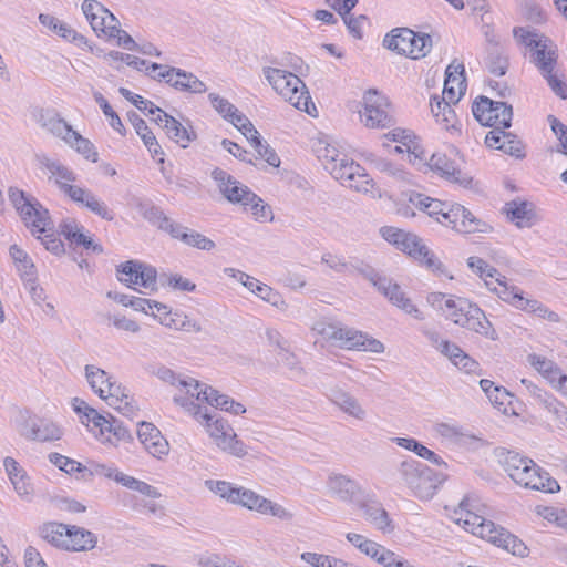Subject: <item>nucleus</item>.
<instances>
[{
    "label": "nucleus",
    "mask_w": 567,
    "mask_h": 567,
    "mask_svg": "<svg viewBox=\"0 0 567 567\" xmlns=\"http://www.w3.org/2000/svg\"><path fill=\"white\" fill-rule=\"evenodd\" d=\"M255 295L279 310L285 311L288 308L282 296L266 284L261 282Z\"/></svg>",
    "instance_id": "nucleus-61"
},
{
    "label": "nucleus",
    "mask_w": 567,
    "mask_h": 567,
    "mask_svg": "<svg viewBox=\"0 0 567 567\" xmlns=\"http://www.w3.org/2000/svg\"><path fill=\"white\" fill-rule=\"evenodd\" d=\"M104 38L116 39L117 45L126 50L134 51L137 49V44L134 39L126 31L120 28V23L109 27Z\"/></svg>",
    "instance_id": "nucleus-60"
},
{
    "label": "nucleus",
    "mask_w": 567,
    "mask_h": 567,
    "mask_svg": "<svg viewBox=\"0 0 567 567\" xmlns=\"http://www.w3.org/2000/svg\"><path fill=\"white\" fill-rule=\"evenodd\" d=\"M347 542L358 549L361 554L370 557L372 560L381 565L383 559L390 549L385 548L383 545L368 538L367 536L358 533H347L346 534Z\"/></svg>",
    "instance_id": "nucleus-34"
},
{
    "label": "nucleus",
    "mask_w": 567,
    "mask_h": 567,
    "mask_svg": "<svg viewBox=\"0 0 567 567\" xmlns=\"http://www.w3.org/2000/svg\"><path fill=\"white\" fill-rule=\"evenodd\" d=\"M107 425L110 426L105 429V435L100 436L102 442L115 445L121 441H127L131 439L130 431L113 416L107 419Z\"/></svg>",
    "instance_id": "nucleus-52"
},
{
    "label": "nucleus",
    "mask_w": 567,
    "mask_h": 567,
    "mask_svg": "<svg viewBox=\"0 0 567 567\" xmlns=\"http://www.w3.org/2000/svg\"><path fill=\"white\" fill-rule=\"evenodd\" d=\"M301 559L311 567H353L352 565L329 555L303 553Z\"/></svg>",
    "instance_id": "nucleus-54"
},
{
    "label": "nucleus",
    "mask_w": 567,
    "mask_h": 567,
    "mask_svg": "<svg viewBox=\"0 0 567 567\" xmlns=\"http://www.w3.org/2000/svg\"><path fill=\"white\" fill-rule=\"evenodd\" d=\"M429 167L449 182L458 184L464 188H471L473 178L462 172L455 161L444 153H434L429 159Z\"/></svg>",
    "instance_id": "nucleus-21"
},
{
    "label": "nucleus",
    "mask_w": 567,
    "mask_h": 567,
    "mask_svg": "<svg viewBox=\"0 0 567 567\" xmlns=\"http://www.w3.org/2000/svg\"><path fill=\"white\" fill-rule=\"evenodd\" d=\"M384 47L410 59L419 60L426 56L432 49V38L427 33L414 32L408 28H396L386 34Z\"/></svg>",
    "instance_id": "nucleus-9"
},
{
    "label": "nucleus",
    "mask_w": 567,
    "mask_h": 567,
    "mask_svg": "<svg viewBox=\"0 0 567 567\" xmlns=\"http://www.w3.org/2000/svg\"><path fill=\"white\" fill-rule=\"evenodd\" d=\"M364 519L383 534L394 530V525L382 504L372 498L360 497L355 503Z\"/></svg>",
    "instance_id": "nucleus-23"
},
{
    "label": "nucleus",
    "mask_w": 567,
    "mask_h": 567,
    "mask_svg": "<svg viewBox=\"0 0 567 567\" xmlns=\"http://www.w3.org/2000/svg\"><path fill=\"white\" fill-rule=\"evenodd\" d=\"M534 45L530 49V61L539 70L542 74H548L554 71L557 62L556 47L547 37L539 40H532Z\"/></svg>",
    "instance_id": "nucleus-30"
},
{
    "label": "nucleus",
    "mask_w": 567,
    "mask_h": 567,
    "mask_svg": "<svg viewBox=\"0 0 567 567\" xmlns=\"http://www.w3.org/2000/svg\"><path fill=\"white\" fill-rule=\"evenodd\" d=\"M156 312H151L155 318H158L159 323L166 328L186 331V332H200L202 326L198 321L190 319L187 315L168 310L164 303L154 305Z\"/></svg>",
    "instance_id": "nucleus-24"
},
{
    "label": "nucleus",
    "mask_w": 567,
    "mask_h": 567,
    "mask_svg": "<svg viewBox=\"0 0 567 567\" xmlns=\"http://www.w3.org/2000/svg\"><path fill=\"white\" fill-rule=\"evenodd\" d=\"M329 400L343 414L353 420L363 422L368 419V410L360 402V400L352 393L341 388L331 389Z\"/></svg>",
    "instance_id": "nucleus-27"
},
{
    "label": "nucleus",
    "mask_w": 567,
    "mask_h": 567,
    "mask_svg": "<svg viewBox=\"0 0 567 567\" xmlns=\"http://www.w3.org/2000/svg\"><path fill=\"white\" fill-rule=\"evenodd\" d=\"M497 455L503 470L517 485L545 493L559 491L557 481L533 460L507 450H501Z\"/></svg>",
    "instance_id": "nucleus-3"
},
{
    "label": "nucleus",
    "mask_w": 567,
    "mask_h": 567,
    "mask_svg": "<svg viewBox=\"0 0 567 567\" xmlns=\"http://www.w3.org/2000/svg\"><path fill=\"white\" fill-rule=\"evenodd\" d=\"M39 21L43 27H45L50 31L56 33L59 37L63 38L64 40L74 42L76 44H86L87 43V40L84 35L78 33L68 23L59 20L54 16H51L48 13H40Z\"/></svg>",
    "instance_id": "nucleus-36"
},
{
    "label": "nucleus",
    "mask_w": 567,
    "mask_h": 567,
    "mask_svg": "<svg viewBox=\"0 0 567 567\" xmlns=\"http://www.w3.org/2000/svg\"><path fill=\"white\" fill-rule=\"evenodd\" d=\"M236 505L281 522H291L295 518V514L289 508L244 486H240Z\"/></svg>",
    "instance_id": "nucleus-15"
},
{
    "label": "nucleus",
    "mask_w": 567,
    "mask_h": 567,
    "mask_svg": "<svg viewBox=\"0 0 567 567\" xmlns=\"http://www.w3.org/2000/svg\"><path fill=\"white\" fill-rule=\"evenodd\" d=\"M486 65L488 71L496 76H502L506 73L508 69V58L497 48V43L495 44V48L488 53Z\"/></svg>",
    "instance_id": "nucleus-56"
},
{
    "label": "nucleus",
    "mask_w": 567,
    "mask_h": 567,
    "mask_svg": "<svg viewBox=\"0 0 567 567\" xmlns=\"http://www.w3.org/2000/svg\"><path fill=\"white\" fill-rule=\"evenodd\" d=\"M266 337L271 346L279 349L278 355L281 357V360L286 361L288 365H292L295 363V355L287 350V340L280 334V332L275 329H268L266 331Z\"/></svg>",
    "instance_id": "nucleus-58"
},
{
    "label": "nucleus",
    "mask_w": 567,
    "mask_h": 567,
    "mask_svg": "<svg viewBox=\"0 0 567 567\" xmlns=\"http://www.w3.org/2000/svg\"><path fill=\"white\" fill-rule=\"evenodd\" d=\"M451 519L474 536L485 539L513 555L525 556L527 547L516 536L498 527L492 520L471 512L467 499H463L450 515Z\"/></svg>",
    "instance_id": "nucleus-2"
},
{
    "label": "nucleus",
    "mask_w": 567,
    "mask_h": 567,
    "mask_svg": "<svg viewBox=\"0 0 567 567\" xmlns=\"http://www.w3.org/2000/svg\"><path fill=\"white\" fill-rule=\"evenodd\" d=\"M326 487L330 496L342 502L357 503L361 497L359 483L342 474H330Z\"/></svg>",
    "instance_id": "nucleus-25"
},
{
    "label": "nucleus",
    "mask_w": 567,
    "mask_h": 567,
    "mask_svg": "<svg viewBox=\"0 0 567 567\" xmlns=\"http://www.w3.org/2000/svg\"><path fill=\"white\" fill-rule=\"evenodd\" d=\"M84 370L86 381L95 394L128 420L137 415L135 402L112 374L94 364H86Z\"/></svg>",
    "instance_id": "nucleus-4"
},
{
    "label": "nucleus",
    "mask_w": 567,
    "mask_h": 567,
    "mask_svg": "<svg viewBox=\"0 0 567 567\" xmlns=\"http://www.w3.org/2000/svg\"><path fill=\"white\" fill-rule=\"evenodd\" d=\"M330 151L327 150L326 157V164L324 167L330 172V174L337 179L340 181V183L349 187L353 190H367L369 187H371V184L368 179H364V184H353L354 177H364V168L355 163L353 159L348 158L346 155H339V154H329ZM332 153H336L334 150H332Z\"/></svg>",
    "instance_id": "nucleus-13"
},
{
    "label": "nucleus",
    "mask_w": 567,
    "mask_h": 567,
    "mask_svg": "<svg viewBox=\"0 0 567 567\" xmlns=\"http://www.w3.org/2000/svg\"><path fill=\"white\" fill-rule=\"evenodd\" d=\"M213 179L217 183L220 193L234 204L244 205L248 200H255L256 194L246 185L236 181L221 168H215L212 172Z\"/></svg>",
    "instance_id": "nucleus-20"
},
{
    "label": "nucleus",
    "mask_w": 567,
    "mask_h": 567,
    "mask_svg": "<svg viewBox=\"0 0 567 567\" xmlns=\"http://www.w3.org/2000/svg\"><path fill=\"white\" fill-rule=\"evenodd\" d=\"M442 225L451 226L462 234H474L486 231L487 225L475 217L472 212L460 204H450Z\"/></svg>",
    "instance_id": "nucleus-19"
},
{
    "label": "nucleus",
    "mask_w": 567,
    "mask_h": 567,
    "mask_svg": "<svg viewBox=\"0 0 567 567\" xmlns=\"http://www.w3.org/2000/svg\"><path fill=\"white\" fill-rule=\"evenodd\" d=\"M168 234L172 238L181 240L183 244L200 250L209 251L213 250L216 246L215 243L208 237L176 221L169 229Z\"/></svg>",
    "instance_id": "nucleus-35"
},
{
    "label": "nucleus",
    "mask_w": 567,
    "mask_h": 567,
    "mask_svg": "<svg viewBox=\"0 0 567 567\" xmlns=\"http://www.w3.org/2000/svg\"><path fill=\"white\" fill-rule=\"evenodd\" d=\"M37 123L53 136L61 138L63 142L73 131L72 126L65 120L52 110L41 109L35 114Z\"/></svg>",
    "instance_id": "nucleus-32"
},
{
    "label": "nucleus",
    "mask_w": 567,
    "mask_h": 567,
    "mask_svg": "<svg viewBox=\"0 0 567 567\" xmlns=\"http://www.w3.org/2000/svg\"><path fill=\"white\" fill-rule=\"evenodd\" d=\"M508 218L519 228L530 227L536 221L533 204L529 202H509L505 206Z\"/></svg>",
    "instance_id": "nucleus-37"
},
{
    "label": "nucleus",
    "mask_w": 567,
    "mask_h": 567,
    "mask_svg": "<svg viewBox=\"0 0 567 567\" xmlns=\"http://www.w3.org/2000/svg\"><path fill=\"white\" fill-rule=\"evenodd\" d=\"M69 525L60 523H50L43 526L42 536L43 538L59 548H66Z\"/></svg>",
    "instance_id": "nucleus-48"
},
{
    "label": "nucleus",
    "mask_w": 567,
    "mask_h": 567,
    "mask_svg": "<svg viewBox=\"0 0 567 567\" xmlns=\"http://www.w3.org/2000/svg\"><path fill=\"white\" fill-rule=\"evenodd\" d=\"M205 486L208 491L225 502L236 505L240 486L231 482L220 480H207L205 481Z\"/></svg>",
    "instance_id": "nucleus-45"
},
{
    "label": "nucleus",
    "mask_w": 567,
    "mask_h": 567,
    "mask_svg": "<svg viewBox=\"0 0 567 567\" xmlns=\"http://www.w3.org/2000/svg\"><path fill=\"white\" fill-rule=\"evenodd\" d=\"M96 536L90 530L76 526L69 527L66 550H90L96 546Z\"/></svg>",
    "instance_id": "nucleus-39"
},
{
    "label": "nucleus",
    "mask_w": 567,
    "mask_h": 567,
    "mask_svg": "<svg viewBox=\"0 0 567 567\" xmlns=\"http://www.w3.org/2000/svg\"><path fill=\"white\" fill-rule=\"evenodd\" d=\"M416 259L437 276L446 277L449 279L453 278L451 275H449V271L443 262L426 246L423 248V250H419V258Z\"/></svg>",
    "instance_id": "nucleus-55"
},
{
    "label": "nucleus",
    "mask_w": 567,
    "mask_h": 567,
    "mask_svg": "<svg viewBox=\"0 0 567 567\" xmlns=\"http://www.w3.org/2000/svg\"><path fill=\"white\" fill-rule=\"evenodd\" d=\"M480 386L483 390V392L487 395L491 403L494 404L495 406L501 408L505 405L506 402H509V392L503 386L495 385L493 381L482 379L480 381Z\"/></svg>",
    "instance_id": "nucleus-53"
},
{
    "label": "nucleus",
    "mask_w": 567,
    "mask_h": 567,
    "mask_svg": "<svg viewBox=\"0 0 567 567\" xmlns=\"http://www.w3.org/2000/svg\"><path fill=\"white\" fill-rule=\"evenodd\" d=\"M399 473L404 484L421 499L432 498L444 481L443 474L435 473L429 466L414 460L403 461L400 464Z\"/></svg>",
    "instance_id": "nucleus-7"
},
{
    "label": "nucleus",
    "mask_w": 567,
    "mask_h": 567,
    "mask_svg": "<svg viewBox=\"0 0 567 567\" xmlns=\"http://www.w3.org/2000/svg\"><path fill=\"white\" fill-rule=\"evenodd\" d=\"M388 99L377 91L369 90L363 96V111H360L361 122L370 128H385L393 124L389 113Z\"/></svg>",
    "instance_id": "nucleus-16"
},
{
    "label": "nucleus",
    "mask_w": 567,
    "mask_h": 567,
    "mask_svg": "<svg viewBox=\"0 0 567 567\" xmlns=\"http://www.w3.org/2000/svg\"><path fill=\"white\" fill-rule=\"evenodd\" d=\"M64 143L70 147L74 148L85 159L91 161L92 163L97 162L99 154L94 145L76 131L73 130Z\"/></svg>",
    "instance_id": "nucleus-46"
},
{
    "label": "nucleus",
    "mask_w": 567,
    "mask_h": 567,
    "mask_svg": "<svg viewBox=\"0 0 567 567\" xmlns=\"http://www.w3.org/2000/svg\"><path fill=\"white\" fill-rule=\"evenodd\" d=\"M156 277L155 268L137 260H128L117 267V279L135 290L137 287L150 291L156 290Z\"/></svg>",
    "instance_id": "nucleus-17"
},
{
    "label": "nucleus",
    "mask_w": 567,
    "mask_h": 567,
    "mask_svg": "<svg viewBox=\"0 0 567 567\" xmlns=\"http://www.w3.org/2000/svg\"><path fill=\"white\" fill-rule=\"evenodd\" d=\"M214 443L224 453L234 457L243 458L248 454L247 445L238 439L233 427L226 431L223 436L219 435Z\"/></svg>",
    "instance_id": "nucleus-42"
},
{
    "label": "nucleus",
    "mask_w": 567,
    "mask_h": 567,
    "mask_svg": "<svg viewBox=\"0 0 567 567\" xmlns=\"http://www.w3.org/2000/svg\"><path fill=\"white\" fill-rule=\"evenodd\" d=\"M445 74L446 78L444 82L442 97L445 99V101L458 102L466 89L464 66H455L451 64L447 66Z\"/></svg>",
    "instance_id": "nucleus-33"
},
{
    "label": "nucleus",
    "mask_w": 567,
    "mask_h": 567,
    "mask_svg": "<svg viewBox=\"0 0 567 567\" xmlns=\"http://www.w3.org/2000/svg\"><path fill=\"white\" fill-rule=\"evenodd\" d=\"M312 330L328 341H333L340 348L348 350L368 351L372 353H383L384 344L355 329L342 326L339 322L319 320L312 326Z\"/></svg>",
    "instance_id": "nucleus-5"
},
{
    "label": "nucleus",
    "mask_w": 567,
    "mask_h": 567,
    "mask_svg": "<svg viewBox=\"0 0 567 567\" xmlns=\"http://www.w3.org/2000/svg\"><path fill=\"white\" fill-rule=\"evenodd\" d=\"M210 389L208 384L184 375L177 384V393L174 394L173 401L195 419H199L207 409L204 404H207L208 395L214 394Z\"/></svg>",
    "instance_id": "nucleus-10"
},
{
    "label": "nucleus",
    "mask_w": 567,
    "mask_h": 567,
    "mask_svg": "<svg viewBox=\"0 0 567 567\" xmlns=\"http://www.w3.org/2000/svg\"><path fill=\"white\" fill-rule=\"evenodd\" d=\"M445 317L455 324L485 336L491 340L498 338L497 332L492 328L483 310L467 299L455 298Z\"/></svg>",
    "instance_id": "nucleus-8"
},
{
    "label": "nucleus",
    "mask_w": 567,
    "mask_h": 567,
    "mask_svg": "<svg viewBox=\"0 0 567 567\" xmlns=\"http://www.w3.org/2000/svg\"><path fill=\"white\" fill-rule=\"evenodd\" d=\"M20 433L29 440L41 442L60 440L62 436V431L55 423L37 417L27 419Z\"/></svg>",
    "instance_id": "nucleus-26"
},
{
    "label": "nucleus",
    "mask_w": 567,
    "mask_h": 567,
    "mask_svg": "<svg viewBox=\"0 0 567 567\" xmlns=\"http://www.w3.org/2000/svg\"><path fill=\"white\" fill-rule=\"evenodd\" d=\"M456 103L457 102L445 101V99L443 97L442 100H437L434 97L431 101V111L433 115L436 117L437 122L444 123L445 128L454 126V123L456 121V114L455 111L452 109V105Z\"/></svg>",
    "instance_id": "nucleus-49"
},
{
    "label": "nucleus",
    "mask_w": 567,
    "mask_h": 567,
    "mask_svg": "<svg viewBox=\"0 0 567 567\" xmlns=\"http://www.w3.org/2000/svg\"><path fill=\"white\" fill-rule=\"evenodd\" d=\"M504 137L505 140L501 144V151L512 157L523 159L526 156L523 142L516 135L509 132L507 133V136Z\"/></svg>",
    "instance_id": "nucleus-62"
},
{
    "label": "nucleus",
    "mask_w": 567,
    "mask_h": 567,
    "mask_svg": "<svg viewBox=\"0 0 567 567\" xmlns=\"http://www.w3.org/2000/svg\"><path fill=\"white\" fill-rule=\"evenodd\" d=\"M262 74L276 93L292 106L308 114H311L310 107L316 110L305 83L296 74L271 66H264Z\"/></svg>",
    "instance_id": "nucleus-6"
},
{
    "label": "nucleus",
    "mask_w": 567,
    "mask_h": 567,
    "mask_svg": "<svg viewBox=\"0 0 567 567\" xmlns=\"http://www.w3.org/2000/svg\"><path fill=\"white\" fill-rule=\"evenodd\" d=\"M467 266L480 277L484 278L486 287L491 290L493 287L499 288L497 278L503 276L494 267H491L484 259L480 257H470L467 259Z\"/></svg>",
    "instance_id": "nucleus-44"
},
{
    "label": "nucleus",
    "mask_w": 567,
    "mask_h": 567,
    "mask_svg": "<svg viewBox=\"0 0 567 567\" xmlns=\"http://www.w3.org/2000/svg\"><path fill=\"white\" fill-rule=\"evenodd\" d=\"M497 284L499 288L493 287L491 288V291H494L502 300L513 305L517 309L534 313L536 316V312H538L543 306V303L537 300L524 298L522 296V291L518 288L508 285L506 277L497 278Z\"/></svg>",
    "instance_id": "nucleus-28"
},
{
    "label": "nucleus",
    "mask_w": 567,
    "mask_h": 567,
    "mask_svg": "<svg viewBox=\"0 0 567 567\" xmlns=\"http://www.w3.org/2000/svg\"><path fill=\"white\" fill-rule=\"evenodd\" d=\"M146 74L155 80H165L172 87L194 94L206 92L207 87L195 74L174 66H164L151 63L146 66Z\"/></svg>",
    "instance_id": "nucleus-12"
},
{
    "label": "nucleus",
    "mask_w": 567,
    "mask_h": 567,
    "mask_svg": "<svg viewBox=\"0 0 567 567\" xmlns=\"http://www.w3.org/2000/svg\"><path fill=\"white\" fill-rule=\"evenodd\" d=\"M196 420L206 427V431L214 442L219 437V435L223 436L226 434V431L231 427L226 420L217 417L216 414H210L207 409H205L203 415Z\"/></svg>",
    "instance_id": "nucleus-50"
},
{
    "label": "nucleus",
    "mask_w": 567,
    "mask_h": 567,
    "mask_svg": "<svg viewBox=\"0 0 567 567\" xmlns=\"http://www.w3.org/2000/svg\"><path fill=\"white\" fill-rule=\"evenodd\" d=\"M114 480L122 484L123 486L136 491L141 493L142 495H145L150 498H158L161 497V493L157 491L156 487L147 484L146 482L140 481L133 476H128L124 473H117L114 476Z\"/></svg>",
    "instance_id": "nucleus-51"
},
{
    "label": "nucleus",
    "mask_w": 567,
    "mask_h": 567,
    "mask_svg": "<svg viewBox=\"0 0 567 567\" xmlns=\"http://www.w3.org/2000/svg\"><path fill=\"white\" fill-rule=\"evenodd\" d=\"M8 195L21 219L33 234H43L50 229L49 213L39 202L27 197L24 192L13 187L9 188Z\"/></svg>",
    "instance_id": "nucleus-11"
},
{
    "label": "nucleus",
    "mask_w": 567,
    "mask_h": 567,
    "mask_svg": "<svg viewBox=\"0 0 567 567\" xmlns=\"http://www.w3.org/2000/svg\"><path fill=\"white\" fill-rule=\"evenodd\" d=\"M10 256L21 276V279H28L37 275L35 266L29 255L18 245H12L9 249Z\"/></svg>",
    "instance_id": "nucleus-47"
},
{
    "label": "nucleus",
    "mask_w": 567,
    "mask_h": 567,
    "mask_svg": "<svg viewBox=\"0 0 567 567\" xmlns=\"http://www.w3.org/2000/svg\"><path fill=\"white\" fill-rule=\"evenodd\" d=\"M137 436L144 449L154 457L162 458L168 454V442L154 424L140 422Z\"/></svg>",
    "instance_id": "nucleus-29"
},
{
    "label": "nucleus",
    "mask_w": 567,
    "mask_h": 567,
    "mask_svg": "<svg viewBox=\"0 0 567 567\" xmlns=\"http://www.w3.org/2000/svg\"><path fill=\"white\" fill-rule=\"evenodd\" d=\"M143 218L146 219L152 225L156 226L158 229L168 233L169 229L174 225V220L171 219L165 213L154 204L148 208L147 212L143 215Z\"/></svg>",
    "instance_id": "nucleus-57"
},
{
    "label": "nucleus",
    "mask_w": 567,
    "mask_h": 567,
    "mask_svg": "<svg viewBox=\"0 0 567 567\" xmlns=\"http://www.w3.org/2000/svg\"><path fill=\"white\" fill-rule=\"evenodd\" d=\"M10 482L19 497L27 502H30L32 499L34 489L27 472L17 477H11Z\"/></svg>",
    "instance_id": "nucleus-63"
},
{
    "label": "nucleus",
    "mask_w": 567,
    "mask_h": 567,
    "mask_svg": "<svg viewBox=\"0 0 567 567\" xmlns=\"http://www.w3.org/2000/svg\"><path fill=\"white\" fill-rule=\"evenodd\" d=\"M425 245L422 243L421 238H419L415 234L405 233V236L402 238L399 249L409 254L413 258H419V250H423Z\"/></svg>",
    "instance_id": "nucleus-64"
},
{
    "label": "nucleus",
    "mask_w": 567,
    "mask_h": 567,
    "mask_svg": "<svg viewBox=\"0 0 567 567\" xmlns=\"http://www.w3.org/2000/svg\"><path fill=\"white\" fill-rule=\"evenodd\" d=\"M474 117L484 126L508 128L512 125L513 109L505 102L481 96L472 107Z\"/></svg>",
    "instance_id": "nucleus-14"
},
{
    "label": "nucleus",
    "mask_w": 567,
    "mask_h": 567,
    "mask_svg": "<svg viewBox=\"0 0 567 567\" xmlns=\"http://www.w3.org/2000/svg\"><path fill=\"white\" fill-rule=\"evenodd\" d=\"M81 422L85 424L86 426H91V431L94 432L96 435L99 433V436L105 435V429L107 425V417L100 414L95 409L91 406V409L81 416Z\"/></svg>",
    "instance_id": "nucleus-59"
},
{
    "label": "nucleus",
    "mask_w": 567,
    "mask_h": 567,
    "mask_svg": "<svg viewBox=\"0 0 567 567\" xmlns=\"http://www.w3.org/2000/svg\"><path fill=\"white\" fill-rule=\"evenodd\" d=\"M393 442L396 443L398 446L403 447L408 451L414 452L419 457L430 461L433 464L439 466L444 465L446 463L436 453L421 444L419 441L412 437H393Z\"/></svg>",
    "instance_id": "nucleus-43"
},
{
    "label": "nucleus",
    "mask_w": 567,
    "mask_h": 567,
    "mask_svg": "<svg viewBox=\"0 0 567 567\" xmlns=\"http://www.w3.org/2000/svg\"><path fill=\"white\" fill-rule=\"evenodd\" d=\"M128 120L135 128L136 134L142 138L151 155L154 158L158 155H164L159 143L157 142L153 132L148 128L146 122L135 112L128 113Z\"/></svg>",
    "instance_id": "nucleus-38"
},
{
    "label": "nucleus",
    "mask_w": 567,
    "mask_h": 567,
    "mask_svg": "<svg viewBox=\"0 0 567 567\" xmlns=\"http://www.w3.org/2000/svg\"><path fill=\"white\" fill-rule=\"evenodd\" d=\"M37 161L40 168L48 172L49 178H53L59 189L76 205L86 208L104 220L112 221L115 218L114 210L91 189L71 184L78 178L74 171L44 154L38 155Z\"/></svg>",
    "instance_id": "nucleus-1"
},
{
    "label": "nucleus",
    "mask_w": 567,
    "mask_h": 567,
    "mask_svg": "<svg viewBox=\"0 0 567 567\" xmlns=\"http://www.w3.org/2000/svg\"><path fill=\"white\" fill-rule=\"evenodd\" d=\"M374 287L381 292L388 300L401 309L406 315L413 317L416 320H424V312L419 309L417 306L406 296L404 290L396 282H393L389 278H375Z\"/></svg>",
    "instance_id": "nucleus-18"
},
{
    "label": "nucleus",
    "mask_w": 567,
    "mask_h": 567,
    "mask_svg": "<svg viewBox=\"0 0 567 567\" xmlns=\"http://www.w3.org/2000/svg\"><path fill=\"white\" fill-rule=\"evenodd\" d=\"M410 202L420 210L426 213L430 217L435 218L442 224L444 219V213L449 207V203H443L439 199L423 196L422 194H412Z\"/></svg>",
    "instance_id": "nucleus-41"
},
{
    "label": "nucleus",
    "mask_w": 567,
    "mask_h": 567,
    "mask_svg": "<svg viewBox=\"0 0 567 567\" xmlns=\"http://www.w3.org/2000/svg\"><path fill=\"white\" fill-rule=\"evenodd\" d=\"M81 10L97 37H104L109 27L118 24L117 18L97 0H84Z\"/></svg>",
    "instance_id": "nucleus-22"
},
{
    "label": "nucleus",
    "mask_w": 567,
    "mask_h": 567,
    "mask_svg": "<svg viewBox=\"0 0 567 567\" xmlns=\"http://www.w3.org/2000/svg\"><path fill=\"white\" fill-rule=\"evenodd\" d=\"M159 125L172 141L186 148L192 141L196 138L194 131L184 127L176 118L165 113L163 110L157 116L152 117Z\"/></svg>",
    "instance_id": "nucleus-31"
},
{
    "label": "nucleus",
    "mask_w": 567,
    "mask_h": 567,
    "mask_svg": "<svg viewBox=\"0 0 567 567\" xmlns=\"http://www.w3.org/2000/svg\"><path fill=\"white\" fill-rule=\"evenodd\" d=\"M365 158L367 161L371 162L377 169H379L381 173L386 174L394 182L403 185L411 184V174L406 172L403 167L393 164L388 159L380 158L372 153H370Z\"/></svg>",
    "instance_id": "nucleus-40"
}]
</instances>
